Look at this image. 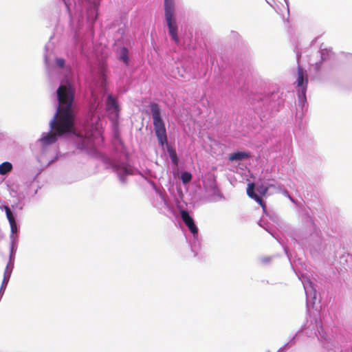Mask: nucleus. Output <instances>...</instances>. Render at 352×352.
Here are the masks:
<instances>
[{
    "label": "nucleus",
    "instance_id": "a211bd4d",
    "mask_svg": "<svg viewBox=\"0 0 352 352\" xmlns=\"http://www.w3.org/2000/svg\"><path fill=\"white\" fill-rule=\"evenodd\" d=\"M253 199H254L258 204H263V200L262 199L258 196V195H256L254 196V197L253 198Z\"/></svg>",
    "mask_w": 352,
    "mask_h": 352
},
{
    "label": "nucleus",
    "instance_id": "ddd939ff",
    "mask_svg": "<svg viewBox=\"0 0 352 352\" xmlns=\"http://www.w3.org/2000/svg\"><path fill=\"white\" fill-rule=\"evenodd\" d=\"M192 179V175L189 172H183L181 174V179L184 184L188 183Z\"/></svg>",
    "mask_w": 352,
    "mask_h": 352
},
{
    "label": "nucleus",
    "instance_id": "6ab92c4d",
    "mask_svg": "<svg viewBox=\"0 0 352 352\" xmlns=\"http://www.w3.org/2000/svg\"><path fill=\"white\" fill-rule=\"evenodd\" d=\"M260 206L263 208V210H265L266 208V205L263 201V204H260Z\"/></svg>",
    "mask_w": 352,
    "mask_h": 352
},
{
    "label": "nucleus",
    "instance_id": "20e7f679",
    "mask_svg": "<svg viewBox=\"0 0 352 352\" xmlns=\"http://www.w3.org/2000/svg\"><path fill=\"white\" fill-rule=\"evenodd\" d=\"M295 84L297 91L298 92L301 91L305 97L308 85V76L307 72L300 66L298 67L297 77Z\"/></svg>",
    "mask_w": 352,
    "mask_h": 352
},
{
    "label": "nucleus",
    "instance_id": "423d86ee",
    "mask_svg": "<svg viewBox=\"0 0 352 352\" xmlns=\"http://www.w3.org/2000/svg\"><path fill=\"white\" fill-rule=\"evenodd\" d=\"M54 130V129H52ZM55 132L50 131L47 133H44L41 138L39 140L42 146L45 147L51 145L56 142L57 135H60L57 131L54 129Z\"/></svg>",
    "mask_w": 352,
    "mask_h": 352
},
{
    "label": "nucleus",
    "instance_id": "7ed1b4c3",
    "mask_svg": "<svg viewBox=\"0 0 352 352\" xmlns=\"http://www.w3.org/2000/svg\"><path fill=\"white\" fill-rule=\"evenodd\" d=\"M164 14L169 34L177 44L179 43V38L177 35V25L175 17L174 0H164Z\"/></svg>",
    "mask_w": 352,
    "mask_h": 352
},
{
    "label": "nucleus",
    "instance_id": "9b49d317",
    "mask_svg": "<svg viewBox=\"0 0 352 352\" xmlns=\"http://www.w3.org/2000/svg\"><path fill=\"white\" fill-rule=\"evenodd\" d=\"M128 50L126 47H122L120 50V58L124 61L126 65H128L129 56Z\"/></svg>",
    "mask_w": 352,
    "mask_h": 352
},
{
    "label": "nucleus",
    "instance_id": "6e6552de",
    "mask_svg": "<svg viewBox=\"0 0 352 352\" xmlns=\"http://www.w3.org/2000/svg\"><path fill=\"white\" fill-rule=\"evenodd\" d=\"M5 210H6L7 218L10 224L11 231L12 233H15L17 230V228H16V223L14 217L12 214V212L8 206H5Z\"/></svg>",
    "mask_w": 352,
    "mask_h": 352
},
{
    "label": "nucleus",
    "instance_id": "1a4fd4ad",
    "mask_svg": "<svg viewBox=\"0 0 352 352\" xmlns=\"http://www.w3.org/2000/svg\"><path fill=\"white\" fill-rule=\"evenodd\" d=\"M248 157H249V155L246 153L236 152L230 155L229 160L231 161L241 160L247 158Z\"/></svg>",
    "mask_w": 352,
    "mask_h": 352
},
{
    "label": "nucleus",
    "instance_id": "412c9836",
    "mask_svg": "<svg viewBox=\"0 0 352 352\" xmlns=\"http://www.w3.org/2000/svg\"><path fill=\"white\" fill-rule=\"evenodd\" d=\"M102 79H103V80H104V81H105V80H106V76H105V75H103Z\"/></svg>",
    "mask_w": 352,
    "mask_h": 352
},
{
    "label": "nucleus",
    "instance_id": "0eeeda50",
    "mask_svg": "<svg viewBox=\"0 0 352 352\" xmlns=\"http://www.w3.org/2000/svg\"><path fill=\"white\" fill-rule=\"evenodd\" d=\"M106 107L107 110L111 111L114 113H118L119 111L118 104L116 98L112 95H109L106 101Z\"/></svg>",
    "mask_w": 352,
    "mask_h": 352
},
{
    "label": "nucleus",
    "instance_id": "f03ea898",
    "mask_svg": "<svg viewBox=\"0 0 352 352\" xmlns=\"http://www.w3.org/2000/svg\"><path fill=\"white\" fill-rule=\"evenodd\" d=\"M150 108L155 135L159 143L164 146L165 144H167L168 140L165 124L161 117L160 107L155 102H151Z\"/></svg>",
    "mask_w": 352,
    "mask_h": 352
},
{
    "label": "nucleus",
    "instance_id": "9d476101",
    "mask_svg": "<svg viewBox=\"0 0 352 352\" xmlns=\"http://www.w3.org/2000/svg\"><path fill=\"white\" fill-rule=\"evenodd\" d=\"M12 168V164L8 162L0 164V175H6L10 172Z\"/></svg>",
    "mask_w": 352,
    "mask_h": 352
},
{
    "label": "nucleus",
    "instance_id": "f8f14e48",
    "mask_svg": "<svg viewBox=\"0 0 352 352\" xmlns=\"http://www.w3.org/2000/svg\"><path fill=\"white\" fill-rule=\"evenodd\" d=\"M254 188L255 185L254 183H250L248 184L247 195L252 199H253L254 196L256 195V194L254 192Z\"/></svg>",
    "mask_w": 352,
    "mask_h": 352
},
{
    "label": "nucleus",
    "instance_id": "dca6fc26",
    "mask_svg": "<svg viewBox=\"0 0 352 352\" xmlns=\"http://www.w3.org/2000/svg\"><path fill=\"white\" fill-rule=\"evenodd\" d=\"M170 157H171V160H172L173 162L175 163V164H177V155H176L175 151H171L170 152Z\"/></svg>",
    "mask_w": 352,
    "mask_h": 352
},
{
    "label": "nucleus",
    "instance_id": "aec40b11",
    "mask_svg": "<svg viewBox=\"0 0 352 352\" xmlns=\"http://www.w3.org/2000/svg\"><path fill=\"white\" fill-rule=\"evenodd\" d=\"M260 206L263 208V210H265L266 208V205L263 201V204H260Z\"/></svg>",
    "mask_w": 352,
    "mask_h": 352
},
{
    "label": "nucleus",
    "instance_id": "2eb2a0df",
    "mask_svg": "<svg viewBox=\"0 0 352 352\" xmlns=\"http://www.w3.org/2000/svg\"><path fill=\"white\" fill-rule=\"evenodd\" d=\"M117 170H119L120 172L124 173L125 174H131V170L129 169L125 166H120Z\"/></svg>",
    "mask_w": 352,
    "mask_h": 352
},
{
    "label": "nucleus",
    "instance_id": "39448f33",
    "mask_svg": "<svg viewBox=\"0 0 352 352\" xmlns=\"http://www.w3.org/2000/svg\"><path fill=\"white\" fill-rule=\"evenodd\" d=\"M181 217L186 224V226L188 228L189 230L193 235L197 234L198 229L196 226L193 219L190 216L189 213L186 210H182Z\"/></svg>",
    "mask_w": 352,
    "mask_h": 352
},
{
    "label": "nucleus",
    "instance_id": "f3484780",
    "mask_svg": "<svg viewBox=\"0 0 352 352\" xmlns=\"http://www.w3.org/2000/svg\"><path fill=\"white\" fill-rule=\"evenodd\" d=\"M56 63L59 67H63L65 65V60L63 58H57Z\"/></svg>",
    "mask_w": 352,
    "mask_h": 352
},
{
    "label": "nucleus",
    "instance_id": "4be33fe9",
    "mask_svg": "<svg viewBox=\"0 0 352 352\" xmlns=\"http://www.w3.org/2000/svg\"><path fill=\"white\" fill-rule=\"evenodd\" d=\"M316 67H317V69L318 70V69H319L320 66H319L318 64H316Z\"/></svg>",
    "mask_w": 352,
    "mask_h": 352
},
{
    "label": "nucleus",
    "instance_id": "4468645a",
    "mask_svg": "<svg viewBox=\"0 0 352 352\" xmlns=\"http://www.w3.org/2000/svg\"><path fill=\"white\" fill-rule=\"evenodd\" d=\"M268 190V188L264 186H259L257 188V191L261 195H265Z\"/></svg>",
    "mask_w": 352,
    "mask_h": 352
},
{
    "label": "nucleus",
    "instance_id": "f257e3e1",
    "mask_svg": "<svg viewBox=\"0 0 352 352\" xmlns=\"http://www.w3.org/2000/svg\"><path fill=\"white\" fill-rule=\"evenodd\" d=\"M56 94L59 105L50 126L59 135H63L70 132L74 126L75 91L72 85L67 82L58 87Z\"/></svg>",
    "mask_w": 352,
    "mask_h": 352
}]
</instances>
